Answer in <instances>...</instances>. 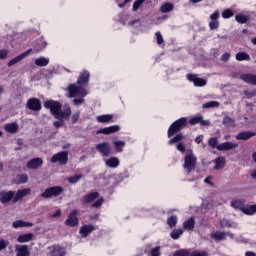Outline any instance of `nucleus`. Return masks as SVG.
Returning <instances> with one entry per match:
<instances>
[{"label": "nucleus", "mask_w": 256, "mask_h": 256, "mask_svg": "<svg viewBox=\"0 0 256 256\" xmlns=\"http://www.w3.org/2000/svg\"><path fill=\"white\" fill-rule=\"evenodd\" d=\"M19 130V125L17 123H8L5 125V131H7V133H17V131Z\"/></svg>", "instance_id": "nucleus-28"}, {"label": "nucleus", "mask_w": 256, "mask_h": 256, "mask_svg": "<svg viewBox=\"0 0 256 256\" xmlns=\"http://www.w3.org/2000/svg\"><path fill=\"white\" fill-rule=\"evenodd\" d=\"M202 119H203V117L201 115L195 116L190 119L189 123H190V125H197V123H201Z\"/></svg>", "instance_id": "nucleus-48"}, {"label": "nucleus", "mask_w": 256, "mask_h": 256, "mask_svg": "<svg viewBox=\"0 0 256 256\" xmlns=\"http://www.w3.org/2000/svg\"><path fill=\"white\" fill-rule=\"evenodd\" d=\"M35 65L37 67H47L49 65V58L40 57L35 60Z\"/></svg>", "instance_id": "nucleus-29"}, {"label": "nucleus", "mask_w": 256, "mask_h": 256, "mask_svg": "<svg viewBox=\"0 0 256 256\" xmlns=\"http://www.w3.org/2000/svg\"><path fill=\"white\" fill-rule=\"evenodd\" d=\"M220 226H221L222 229L225 228V227H228V228L233 227V225H231L229 223V220H225V219L220 221Z\"/></svg>", "instance_id": "nucleus-54"}, {"label": "nucleus", "mask_w": 256, "mask_h": 256, "mask_svg": "<svg viewBox=\"0 0 256 256\" xmlns=\"http://www.w3.org/2000/svg\"><path fill=\"white\" fill-rule=\"evenodd\" d=\"M31 53H33L32 48L26 50L22 54L16 56L12 60H10L7 64V67H13V65H17V63H19L20 61H23V59H25V57H29V55H31Z\"/></svg>", "instance_id": "nucleus-9"}, {"label": "nucleus", "mask_w": 256, "mask_h": 256, "mask_svg": "<svg viewBox=\"0 0 256 256\" xmlns=\"http://www.w3.org/2000/svg\"><path fill=\"white\" fill-rule=\"evenodd\" d=\"M32 240H33V233L22 234L17 238L18 243H29V241H32Z\"/></svg>", "instance_id": "nucleus-24"}, {"label": "nucleus", "mask_w": 256, "mask_h": 256, "mask_svg": "<svg viewBox=\"0 0 256 256\" xmlns=\"http://www.w3.org/2000/svg\"><path fill=\"white\" fill-rule=\"evenodd\" d=\"M93 231H95V226L84 225L80 228V235H82V237H89V234L93 233Z\"/></svg>", "instance_id": "nucleus-21"}, {"label": "nucleus", "mask_w": 256, "mask_h": 256, "mask_svg": "<svg viewBox=\"0 0 256 256\" xmlns=\"http://www.w3.org/2000/svg\"><path fill=\"white\" fill-rule=\"evenodd\" d=\"M17 185H23L29 181V176L27 174H20L16 177Z\"/></svg>", "instance_id": "nucleus-34"}, {"label": "nucleus", "mask_w": 256, "mask_h": 256, "mask_svg": "<svg viewBox=\"0 0 256 256\" xmlns=\"http://www.w3.org/2000/svg\"><path fill=\"white\" fill-rule=\"evenodd\" d=\"M16 256H29L31 253L29 252L28 245H15Z\"/></svg>", "instance_id": "nucleus-16"}, {"label": "nucleus", "mask_w": 256, "mask_h": 256, "mask_svg": "<svg viewBox=\"0 0 256 256\" xmlns=\"http://www.w3.org/2000/svg\"><path fill=\"white\" fill-rule=\"evenodd\" d=\"M173 256H190V252L187 249H181L176 251Z\"/></svg>", "instance_id": "nucleus-47"}, {"label": "nucleus", "mask_w": 256, "mask_h": 256, "mask_svg": "<svg viewBox=\"0 0 256 256\" xmlns=\"http://www.w3.org/2000/svg\"><path fill=\"white\" fill-rule=\"evenodd\" d=\"M156 39L158 45H163V35H161V32H156Z\"/></svg>", "instance_id": "nucleus-55"}, {"label": "nucleus", "mask_w": 256, "mask_h": 256, "mask_svg": "<svg viewBox=\"0 0 256 256\" xmlns=\"http://www.w3.org/2000/svg\"><path fill=\"white\" fill-rule=\"evenodd\" d=\"M61 193H63V187L52 186L47 188L43 193H41L40 197H43V199H51V197H59Z\"/></svg>", "instance_id": "nucleus-4"}, {"label": "nucleus", "mask_w": 256, "mask_h": 256, "mask_svg": "<svg viewBox=\"0 0 256 256\" xmlns=\"http://www.w3.org/2000/svg\"><path fill=\"white\" fill-rule=\"evenodd\" d=\"M237 61H251V56L246 52H238L236 54Z\"/></svg>", "instance_id": "nucleus-31"}, {"label": "nucleus", "mask_w": 256, "mask_h": 256, "mask_svg": "<svg viewBox=\"0 0 256 256\" xmlns=\"http://www.w3.org/2000/svg\"><path fill=\"white\" fill-rule=\"evenodd\" d=\"M70 117H71V107L69 106V104H65L63 112L60 110L58 119H69Z\"/></svg>", "instance_id": "nucleus-22"}, {"label": "nucleus", "mask_w": 256, "mask_h": 256, "mask_svg": "<svg viewBox=\"0 0 256 256\" xmlns=\"http://www.w3.org/2000/svg\"><path fill=\"white\" fill-rule=\"evenodd\" d=\"M190 256H209V253L207 251H193L192 253L190 252Z\"/></svg>", "instance_id": "nucleus-52"}, {"label": "nucleus", "mask_w": 256, "mask_h": 256, "mask_svg": "<svg viewBox=\"0 0 256 256\" xmlns=\"http://www.w3.org/2000/svg\"><path fill=\"white\" fill-rule=\"evenodd\" d=\"M203 109H211L213 107H219V102L217 101H210L205 104H203Z\"/></svg>", "instance_id": "nucleus-41"}, {"label": "nucleus", "mask_w": 256, "mask_h": 256, "mask_svg": "<svg viewBox=\"0 0 256 256\" xmlns=\"http://www.w3.org/2000/svg\"><path fill=\"white\" fill-rule=\"evenodd\" d=\"M222 124L225 125V127H235V120L229 116H225Z\"/></svg>", "instance_id": "nucleus-33"}, {"label": "nucleus", "mask_w": 256, "mask_h": 256, "mask_svg": "<svg viewBox=\"0 0 256 256\" xmlns=\"http://www.w3.org/2000/svg\"><path fill=\"white\" fill-rule=\"evenodd\" d=\"M79 117H80L79 112L73 114L72 117H71L72 123H73V124L77 123V121H79Z\"/></svg>", "instance_id": "nucleus-60"}, {"label": "nucleus", "mask_w": 256, "mask_h": 256, "mask_svg": "<svg viewBox=\"0 0 256 256\" xmlns=\"http://www.w3.org/2000/svg\"><path fill=\"white\" fill-rule=\"evenodd\" d=\"M167 225L171 228L176 227L177 225V216L172 215L167 219Z\"/></svg>", "instance_id": "nucleus-39"}, {"label": "nucleus", "mask_w": 256, "mask_h": 256, "mask_svg": "<svg viewBox=\"0 0 256 256\" xmlns=\"http://www.w3.org/2000/svg\"><path fill=\"white\" fill-rule=\"evenodd\" d=\"M113 119V115L111 114H105L97 117L98 123H109Z\"/></svg>", "instance_id": "nucleus-32"}, {"label": "nucleus", "mask_w": 256, "mask_h": 256, "mask_svg": "<svg viewBox=\"0 0 256 256\" xmlns=\"http://www.w3.org/2000/svg\"><path fill=\"white\" fill-rule=\"evenodd\" d=\"M181 235H183V229H177L170 234V237L173 239H179Z\"/></svg>", "instance_id": "nucleus-45"}, {"label": "nucleus", "mask_w": 256, "mask_h": 256, "mask_svg": "<svg viewBox=\"0 0 256 256\" xmlns=\"http://www.w3.org/2000/svg\"><path fill=\"white\" fill-rule=\"evenodd\" d=\"M208 145L212 147V149H217V151H219V140L217 139V137L210 138L208 140Z\"/></svg>", "instance_id": "nucleus-36"}, {"label": "nucleus", "mask_w": 256, "mask_h": 256, "mask_svg": "<svg viewBox=\"0 0 256 256\" xmlns=\"http://www.w3.org/2000/svg\"><path fill=\"white\" fill-rule=\"evenodd\" d=\"M80 179H83V175H74L68 178V183L75 185Z\"/></svg>", "instance_id": "nucleus-42"}, {"label": "nucleus", "mask_w": 256, "mask_h": 256, "mask_svg": "<svg viewBox=\"0 0 256 256\" xmlns=\"http://www.w3.org/2000/svg\"><path fill=\"white\" fill-rule=\"evenodd\" d=\"M89 77L90 74L87 71H84L80 73V76L77 80V85L76 84H70L68 85L66 91H68V97L70 99H73L75 97H86L87 95V90L83 85H87L89 83Z\"/></svg>", "instance_id": "nucleus-1"}, {"label": "nucleus", "mask_w": 256, "mask_h": 256, "mask_svg": "<svg viewBox=\"0 0 256 256\" xmlns=\"http://www.w3.org/2000/svg\"><path fill=\"white\" fill-rule=\"evenodd\" d=\"M29 193H31V189H29V188H24V189L18 190L16 192V194L14 195L13 203H18V201H21V199H23V197H27V195H29Z\"/></svg>", "instance_id": "nucleus-17"}, {"label": "nucleus", "mask_w": 256, "mask_h": 256, "mask_svg": "<svg viewBox=\"0 0 256 256\" xmlns=\"http://www.w3.org/2000/svg\"><path fill=\"white\" fill-rule=\"evenodd\" d=\"M104 202H105V199L100 198L92 204V207L97 209V208L101 207V205H103Z\"/></svg>", "instance_id": "nucleus-53"}, {"label": "nucleus", "mask_w": 256, "mask_h": 256, "mask_svg": "<svg viewBox=\"0 0 256 256\" xmlns=\"http://www.w3.org/2000/svg\"><path fill=\"white\" fill-rule=\"evenodd\" d=\"M241 81L248 83V85H256V75L255 74H242L240 75Z\"/></svg>", "instance_id": "nucleus-19"}, {"label": "nucleus", "mask_w": 256, "mask_h": 256, "mask_svg": "<svg viewBox=\"0 0 256 256\" xmlns=\"http://www.w3.org/2000/svg\"><path fill=\"white\" fill-rule=\"evenodd\" d=\"M176 149L181 153H185V145H183V143H178Z\"/></svg>", "instance_id": "nucleus-61"}, {"label": "nucleus", "mask_w": 256, "mask_h": 256, "mask_svg": "<svg viewBox=\"0 0 256 256\" xmlns=\"http://www.w3.org/2000/svg\"><path fill=\"white\" fill-rule=\"evenodd\" d=\"M209 27H210L211 31H215V29H219V21L212 20L209 23Z\"/></svg>", "instance_id": "nucleus-50"}, {"label": "nucleus", "mask_w": 256, "mask_h": 256, "mask_svg": "<svg viewBox=\"0 0 256 256\" xmlns=\"http://www.w3.org/2000/svg\"><path fill=\"white\" fill-rule=\"evenodd\" d=\"M174 6L172 3H165L160 7L161 13H169V11H173Z\"/></svg>", "instance_id": "nucleus-37"}, {"label": "nucleus", "mask_w": 256, "mask_h": 256, "mask_svg": "<svg viewBox=\"0 0 256 256\" xmlns=\"http://www.w3.org/2000/svg\"><path fill=\"white\" fill-rule=\"evenodd\" d=\"M15 197V191H1L0 192V203L7 205L10 201H13Z\"/></svg>", "instance_id": "nucleus-12"}, {"label": "nucleus", "mask_w": 256, "mask_h": 256, "mask_svg": "<svg viewBox=\"0 0 256 256\" xmlns=\"http://www.w3.org/2000/svg\"><path fill=\"white\" fill-rule=\"evenodd\" d=\"M229 59H231V54L229 52L224 53L221 57V61H223L224 63H227Z\"/></svg>", "instance_id": "nucleus-57"}, {"label": "nucleus", "mask_w": 256, "mask_h": 256, "mask_svg": "<svg viewBox=\"0 0 256 256\" xmlns=\"http://www.w3.org/2000/svg\"><path fill=\"white\" fill-rule=\"evenodd\" d=\"M195 165H197V157L193 154H188L184 159V169L187 170V173H191V171H195Z\"/></svg>", "instance_id": "nucleus-6"}, {"label": "nucleus", "mask_w": 256, "mask_h": 256, "mask_svg": "<svg viewBox=\"0 0 256 256\" xmlns=\"http://www.w3.org/2000/svg\"><path fill=\"white\" fill-rule=\"evenodd\" d=\"M235 19H236L237 23L244 25V23H247L249 21V16L244 15V14H238L235 16Z\"/></svg>", "instance_id": "nucleus-35"}, {"label": "nucleus", "mask_w": 256, "mask_h": 256, "mask_svg": "<svg viewBox=\"0 0 256 256\" xmlns=\"http://www.w3.org/2000/svg\"><path fill=\"white\" fill-rule=\"evenodd\" d=\"M239 144L233 142H224L218 145V151H231V149H237Z\"/></svg>", "instance_id": "nucleus-18"}, {"label": "nucleus", "mask_w": 256, "mask_h": 256, "mask_svg": "<svg viewBox=\"0 0 256 256\" xmlns=\"http://www.w3.org/2000/svg\"><path fill=\"white\" fill-rule=\"evenodd\" d=\"M113 145H114L115 149H117V152L121 153V151H123L122 147L125 146V141H122V140L114 141Z\"/></svg>", "instance_id": "nucleus-40"}, {"label": "nucleus", "mask_w": 256, "mask_h": 256, "mask_svg": "<svg viewBox=\"0 0 256 256\" xmlns=\"http://www.w3.org/2000/svg\"><path fill=\"white\" fill-rule=\"evenodd\" d=\"M26 107L27 109H30V111H41V100L38 98H30L26 103Z\"/></svg>", "instance_id": "nucleus-11"}, {"label": "nucleus", "mask_w": 256, "mask_h": 256, "mask_svg": "<svg viewBox=\"0 0 256 256\" xmlns=\"http://www.w3.org/2000/svg\"><path fill=\"white\" fill-rule=\"evenodd\" d=\"M12 227H14V229H19V227H24V221L16 220L12 223Z\"/></svg>", "instance_id": "nucleus-51"}, {"label": "nucleus", "mask_w": 256, "mask_h": 256, "mask_svg": "<svg viewBox=\"0 0 256 256\" xmlns=\"http://www.w3.org/2000/svg\"><path fill=\"white\" fill-rule=\"evenodd\" d=\"M144 1H147V0H136L134 3H133V6H132V11H139V8L141 7V5H143V2Z\"/></svg>", "instance_id": "nucleus-46"}, {"label": "nucleus", "mask_w": 256, "mask_h": 256, "mask_svg": "<svg viewBox=\"0 0 256 256\" xmlns=\"http://www.w3.org/2000/svg\"><path fill=\"white\" fill-rule=\"evenodd\" d=\"M83 101H85V99H83V98H75L74 100H73V103H74V105H81V103H83Z\"/></svg>", "instance_id": "nucleus-64"}, {"label": "nucleus", "mask_w": 256, "mask_h": 256, "mask_svg": "<svg viewBox=\"0 0 256 256\" xmlns=\"http://www.w3.org/2000/svg\"><path fill=\"white\" fill-rule=\"evenodd\" d=\"M7 241L5 240H0V251H3V249H7Z\"/></svg>", "instance_id": "nucleus-62"}, {"label": "nucleus", "mask_w": 256, "mask_h": 256, "mask_svg": "<svg viewBox=\"0 0 256 256\" xmlns=\"http://www.w3.org/2000/svg\"><path fill=\"white\" fill-rule=\"evenodd\" d=\"M240 202L238 200H234L231 202V207H234V209H239Z\"/></svg>", "instance_id": "nucleus-63"}, {"label": "nucleus", "mask_w": 256, "mask_h": 256, "mask_svg": "<svg viewBox=\"0 0 256 256\" xmlns=\"http://www.w3.org/2000/svg\"><path fill=\"white\" fill-rule=\"evenodd\" d=\"M26 167H27V169L35 171L36 169L43 167V159L42 158H33L27 162Z\"/></svg>", "instance_id": "nucleus-13"}, {"label": "nucleus", "mask_w": 256, "mask_h": 256, "mask_svg": "<svg viewBox=\"0 0 256 256\" xmlns=\"http://www.w3.org/2000/svg\"><path fill=\"white\" fill-rule=\"evenodd\" d=\"M119 129H121V127L119 125H114V126H109L106 128H101L99 130H97L96 134L97 135H111L113 133H117V131H119Z\"/></svg>", "instance_id": "nucleus-14"}, {"label": "nucleus", "mask_w": 256, "mask_h": 256, "mask_svg": "<svg viewBox=\"0 0 256 256\" xmlns=\"http://www.w3.org/2000/svg\"><path fill=\"white\" fill-rule=\"evenodd\" d=\"M235 13H233V10L231 9H226L222 12V17L223 19H230V17H233Z\"/></svg>", "instance_id": "nucleus-44"}, {"label": "nucleus", "mask_w": 256, "mask_h": 256, "mask_svg": "<svg viewBox=\"0 0 256 256\" xmlns=\"http://www.w3.org/2000/svg\"><path fill=\"white\" fill-rule=\"evenodd\" d=\"M187 79L190 83H193L195 87H205V85H207V80L197 77V74H188Z\"/></svg>", "instance_id": "nucleus-8"}, {"label": "nucleus", "mask_w": 256, "mask_h": 256, "mask_svg": "<svg viewBox=\"0 0 256 256\" xmlns=\"http://www.w3.org/2000/svg\"><path fill=\"white\" fill-rule=\"evenodd\" d=\"M226 236H227V233L221 232V231H217L211 234V238L215 241H225Z\"/></svg>", "instance_id": "nucleus-27"}, {"label": "nucleus", "mask_w": 256, "mask_h": 256, "mask_svg": "<svg viewBox=\"0 0 256 256\" xmlns=\"http://www.w3.org/2000/svg\"><path fill=\"white\" fill-rule=\"evenodd\" d=\"M77 210H73L65 221L67 227H77L79 225V218H77Z\"/></svg>", "instance_id": "nucleus-10"}, {"label": "nucleus", "mask_w": 256, "mask_h": 256, "mask_svg": "<svg viewBox=\"0 0 256 256\" xmlns=\"http://www.w3.org/2000/svg\"><path fill=\"white\" fill-rule=\"evenodd\" d=\"M44 107L45 109L50 110V113L53 115L54 119H59L61 109L63 108V105L59 101L47 100L44 102Z\"/></svg>", "instance_id": "nucleus-3"}, {"label": "nucleus", "mask_w": 256, "mask_h": 256, "mask_svg": "<svg viewBox=\"0 0 256 256\" xmlns=\"http://www.w3.org/2000/svg\"><path fill=\"white\" fill-rule=\"evenodd\" d=\"M99 197V192H92L88 195L83 196L82 203L84 205H89V203H93L95 199Z\"/></svg>", "instance_id": "nucleus-20"}, {"label": "nucleus", "mask_w": 256, "mask_h": 256, "mask_svg": "<svg viewBox=\"0 0 256 256\" xmlns=\"http://www.w3.org/2000/svg\"><path fill=\"white\" fill-rule=\"evenodd\" d=\"M223 167H225V157H218L215 160V167H214V169L216 171H219V169H223Z\"/></svg>", "instance_id": "nucleus-30"}, {"label": "nucleus", "mask_w": 256, "mask_h": 256, "mask_svg": "<svg viewBox=\"0 0 256 256\" xmlns=\"http://www.w3.org/2000/svg\"><path fill=\"white\" fill-rule=\"evenodd\" d=\"M59 121H55L53 123L54 127H56V129H59V127H62L63 126V123H65V121H63V118L61 119H58Z\"/></svg>", "instance_id": "nucleus-58"}, {"label": "nucleus", "mask_w": 256, "mask_h": 256, "mask_svg": "<svg viewBox=\"0 0 256 256\" xmlns=\"http://www.w3.org/2000/svg\"><path fill=\"white\" fill-rule=\"evenodd\" d=\"M180 141H183V133H178L175 137L170 139L168 143L169 145H173L175 143H180Z\"/></svg>", "instance_id": "nucleus-38"}, {"label": "nucleus", "mask_w": 256, "mask_h": 256, "mask_svg": "<svg viewBox=\"0 0 256 256\" xmlns=\"http://www.w3.org/2000/svg\"><path fill=\"white\" fill-rule=\"evenodd\" d=\"M96 150L101 153L102 157H109L111 155V144L102 142L96 145Z\"/></svg>", "instance_id": "nucleus-7"}, {"label": "nucleus", "mask_w": 256, "mask_h": 256, "mask_svg": "<svg viewBox=\"0 0 256 256\" xmlns=\"http://www.w3.org/2000/svg\"><path fill=\"white\" fill-rule=\"evenodd\" d=\"M183 228L186 229V231H193V229H195V218L190 217L188 220H186L183 223Z\"/></svg>", "instance_id": "nucleus-23"}, {"label": "nucleus", "mask_w": 256, "mask_h": 256, "mask_svg": "<svg viewBox=\"0 0 256 256\" xmlns=\"http://www.w3.org/2000/svg\"><path fill=\"white\" fill-rule=\"evenodd\" d=\"M187 127V117H182L175 122H173L168 129V137H173L175 133H179L182 129Z\"/></svg>", "instance_id": "nucleus-2"}, {"label": "nucleus", "mask_w": 256, "mask_h": 256, "mask_svg": "<svg viewBox=\"0 0 256 256\" xmlns=\"http://www.w3.org/2000/svg\"><path fill=\"white\" fill-rule=\"evenodd\" d=\"M50 163H60V165H67L69 163V152L61 151L53 155Z\"/></svg>", "instance_id": "nucleus-5"}, {"label": "nucleus", "mask_w": 256, "mask_h": 256, "mask_svg": "<svg viewBox=\"0 0 256 256\" xmlns=\"http://www.w3.org/2000/svg\"><path fill=\"white\" fill-rule=\"evenodd\" d=\"M211 21H218L219 19V11H215L212 15H210Z\"/></svg>", "instance_id": "nucleus-59"}, {"label": "nucleus", "mask_w": 256, "mask_h": 256, "mask_svg": "<svg viewBox=\"0 0 256 256\" xmlns=\"http://www.w3.org/2000/svg\"><path fill=\"white\" fill-rule=\"evenodd\" d=\"M256 132L253 131H242L236 135L237 141H249L251 137H255Z\"/></svg>", "instance_id": "nucleus-15"}, {"label": "nucleus", "mask_w": 256, "mask_h": 256, "mask_svg": "<svg viewBox=\"0 0 256 256\" xmlns=\"http://www.w3.org/2000/svg\"><path fill=\"white\" fill-rule=\"evenodd\" d=\"M150 256H161V247L157 246L150 251Z\"/></svg>", "instance_id": "nucleus-49"}, {"label": "nucleus", "mask_w": 256, "mask_h": 256, "mask_svg": "<svg viewBox=\"0 0 256 256\" xmlns=\"http://www.w3.org/2000/svg\"><path fill=\"white\" fill-rule=\"evenodd\" d=\"M118 165H119V158L117 157H111L108 160H106V167H110V169H117Z\"/></svg>", "instance_id": "nucleus-25"}, {"label": "nucleus", "mask_w": 256, "mask_h": 256, "mask_svg": "<svg viewBox=\"0 0 256 256\" xmlns=\"http://www.w3.org/2000/svg\"><path fill=\"white\" fill-rule=\"evenodd\" d=\"M246 215H255L256 213V204L249 206L244 210Z\"/></svg>", "instance_id": "nucleus-43"}, {"label": "nucleus", "mask_w": 256, "mask_h": 256, "mask_svg": "<svg viewBox=\"0 0 256 256\" xmlns=\"http://www.w3.org/2000/svg\"><path fill=\"white\" fill-rule=\"evenodd\" d=\"M52 256H65L67 253L65 252V249L61 246H53V249L51 251Z\"/></svg>", "instance_id": "nucleus-26"}, {"label": "nucleus", "mask_w": 256, "mask_h": 256, "mask_svg": "<svg viewBox=\"0 0 256 256\" xmlns=\"http://www.w3.org/2000/svg\"><path fill=\"white\" fill-rule=\"evenodd\" d=\"M8 55H9V50L7 49L0 50V59H7Z\"/></svg>", "instance_id": "nucleus-56"}]
</instances>
